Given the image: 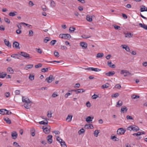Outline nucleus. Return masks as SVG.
I'll use <instances>...</instances> for the list:
<instances>
[{
    "mask_svg": "<svg viewBox=\"0 0 147 147\" xmlns=\"http://www.w3.org/2000/svg\"><path fill=\"white\" fill-rule=\"evenodd\" d=\"M140 11L142 12L145 11H147V7L144 5H141L140 6Z\"/></svg>",
    "mask_w": 147,
    "mask_h": 147,
    "instance_id": "obj_16",
    "label": "nucleus"
},
{
    "mask_svg": "<svg viewBox=\"0 0 147 147\" xmlns=\"http://www.w3.org/2000/svg\"><path fill=\"white\" fill-rule=\"evenodd\" d=\"M120 74L123 75L124 77L128 75H131V74L128 71L126 70H122L121 71Z\"/></svg>",
    "mask_w": 147,
    "mask_h": 147,
    "instance_id": "obj_3",
    "label": "nucleus"
},
{
    "mask_svg": "<svg viewBox=\"0 0 147 147\" xmlns=\"http://www.w3.org/2000/svg\"><path fill=\"white\" fill-rule=\"evenodd\" d=\"M4 42L5 45L8 47H9L11 46V45L9 43V42L8 40H7L6 39L4 40Z\"/></svg>",
    "mask_w": 147,
    "mask_h": 147,
    "instance_id": "obj_35",
    "label": "nucleus"
},
{
    "mask_svg": "<svg viewBox=\"0 0 147 147\" xmlns=\"http://www.w3.org/2000/svg\"><path fill=\"white\" fill-rule=\"evenodd\" d=\"M87 20L89 22H91L92 20V17L89 15H87L86 16Z\"/></svg>",
    "mask_w": 147,
    "mask_h": 147,
    "instance_id": "obj_41",
    "label": "nucleus"
},
{
    "mask_svg": "<svg viewBox=\"0 0 147 147\" xmlns=\"http://www.w3.org/2000/svg\"><path fill=\"white\" fill-rule=\"evenodd\" d=\"M56 42V40H52L50 42V44L51 45H53L55 44V43Z\"/></svg>",
    "mask_w": 147,
    "mask_h": 147,
    "instance_id": "obj_58",
    "label": "nucleus"
},
{
    "mask_svg": "<svg viewBox=\"0 0 147 147\" xmlns=\"http://www.w3.org/2000/svg\"><path fill=\"white\" fill-rule=\"evenodd\" d=\"M54 78L52 75H50L48 77L46 78L45 80L48 83H50L52 82L54 80Z\"/></svg>",
    "mask_w": 147,
    "mask_h": 147,
    "instance_id": "obj_9",
    "label": "nucleus"
},
{
    "mask_svg": "<svg viewBox=\"0 0 147 147\" xmlns=\"http://www.w3.org/2000/svg\"><path fill=\"white\" fill-rule=\"evenodd\" d=\"M17 14V13L16 11L13 12H11L9 13V15L10 16L13 17Z\"/></svg>",
    "mask_w": 147,
    "mask_h": 147,
    "instance_id": "obj_31",
    "label": "nucleus"
},
{
    "mask_svg": "<svg viewBox=\"0 0 147 147\" xmlns=\"http://www.w3.org/2000/svg\"><path fill=\"white\" fill-rule=\"evenodd\" d=\"M50 5L51 7L54 8L56 6V4L54 1L53 0H51L50 2Z\"/></svg>",
    "mask_w": 147,
    "mask_h": 147,
    "instance_id": "obj_32",
    "label": "nucleus"
},
{
    "mask_svg": "<svg viewBox=\"0 0 147 147\" xmlns=\"http://www.w3.org/2000/svg\"><path fill=\"white\" fill-rule=\"evenodd\" d=\"M121 47H122L123 49H125L127 52H129L130 51L129 47L127 45H121Z\"/></svg>",
    "mask_w": 147,
    "mask_h": 147,
    "instance_id": "obj_10",
    "label": "nucleus"
},
{
    "mask_svg": "<svg viewBox=\"0 0 147 147\" xmlns=\"http://www.w3.org/2000/svg\"><path fill=\"white\" fill-rule=\"evenodd\" d=\"M127 129L130 131H137L139 130V128L137 126L135 125H133L128 127Z\"/></svg>",
    "mask_w": 147,
    "mask_h": 147,
    "instance_id": "obj_1",
    "label": "nucleus"
},
{
    "mask_svg": "<svg viewBox=\"0 0 147 147\" xmlns=\"http://www.w3.org/2000/svg\"><path fill=\"white\" fill-rule=\"evenodd\" d=\"M126 130L122 128H119L117 131V134L118 135H122L124 134Z\"/></svg>",
    "mask_w": 147,
    "mask_h": 147,
    "instance_id": "obj_5",
    "label": "nucleus"
},
{
    "mask_svg": "<svg viewBox=\"0 0 147 147\" xmlns=\"http://www.w3.org/2000/svg\"><path fill=\"white\" fill-rule=\"evenodd\" d=\"M71 95V94L69 93V92L66 93L64 95V97L65 98H68V96Z\"/></svg>",
    "mask_w": 147,
    "mask_h": 147,
    "instance_id": "obj_56",
    "label": "nucleus"
},
{
    "mask_svg": "<svg viewBox=\"0 0 147 147\" xmlns=\"http://www.w3.org/2000/svg\"><path fill=\"white\" fill-rule=\"evenodd\" d=\"M49 120V119H46L45 120L42 121H40L39 122V123L40 124L47 125L48 123V121Z\"/></svg>",
    "mask_w": 147,
    "mask_h": 147,
    "instance_id": "obj_15",
    "label": "nucleus"
},
{
    "mask_svg": "<svg viewBox=\"0 0 147 147\" xmlns=\"http://www.w3.org/2000/svg\"><path fill=\"white\" fill-rule=\"evenodd\" d=\"M42 129H43V131L46 134H48L50 132L51 127L47 125L46 127L45 126H43Z\"/></svg>",
    "mask_w": 147,
    "mask_h": 147,
    "instance_id": "obj_4",
    "label": "nucleus"
},
{
    "mask_svg": "<svg viewBox=\"0 0 147 147\" xmlns=\"http://www.w3.org/2000/svg\"><path fill=\"white\" fill-rule=\"evenodd\" d=\"M123 105V102L121 100H119L117 103L116 107H120Z\"/></svg>",
    "mask_w": 147,
    "mask_h": 147,
    "instance_id": "obj_25",
    "label": "nucleus"
},
{
    "mask_svg": "<svg viewBox=\"0 0 147 147\" xmlns=\"http://www.w3.org/2000/svg\"><path fill=\"white\" fill-rule=\"evenodd\" d=\"M50 39H49V37H47L44 40V41L45 43L47 42Z\"/></svg>",
    "mask_w": 147,
    "mask_h": 147,
    "instance_id": "obj_54",
    "label": "nucleus"
},
{
    "mask_svg": "<svg viewBox=\"0 0 147 147\" xmlns=\"http://www.w3.org/2000/svg\"><path fill=\"white\" fill-rule=\"evenodd\" d=\"M22 101L23 102H24V103L31 102V101L29 100V99L28 98L24 96H22Z\"/></svg>",
    "mask_w": 147,
    "mask_h": 147,
    "instance_id": "obj_12",
    "label": "nucleus"
},
{
    "mask_svg": "<svg viewBox=\"0 0 147 147\" xmlns=\"http://www.w3.org/2000/svg\"><path fill=\"white\" fill-rule=\"evenodd\" d=\"M86 69L89 71H94L96 72H98L101 70V69H100L98 68H94L92 67L88 68Z\"/></svg>",
    "mask_w": 147,
    "mask_h": 147,
    "instance_id": "obj_6",
    "label": "nucleus"
},
{
    "mask_svg": "<svg viewBox=\"0 0 147 147\" xmlns=\"http://www.w3.org/2000/svg\"><path fill=\"white\" fill-rule=\"evenodd\" d=\"M80 45L82 49H86L88 47V44L85 42H81L80 43Z\"/></svg>",
    "mask_w": 147,
    "mask_h": 147,
    "instance_id": "obj_8",
    "label": "nucleus"
},
{
    "mask_svg": "<svg viewBox=\"0 0 147 147\" xmlns=\"http://www.w3.org/2000/svg\"><path fill=\"white\" fill-rule=\"evenodd\" d=\"M20 55L27 59H29L30 58L29 55L24 52H21Z\"/></svg>",
    "mask_w": 147,
    "mask_h": 147,
    "instance_id": "obj_7",
    "label": "nucleus"
},
{
    "mask_svg": "<svg viewBox=\"0 0 147 147\" xmlns=\"http://www.w3.org/2000/svg\"><path fill=\"white\" fill-rule=\"evenodd\" d=\"M7 111V110L4 109H0V114L1 115H5L6 112Z\"/></svg>",
    "mask_w": 147,
    "mask_h": 147,
    "instance_id": "obj_33",
    "label": "nucleus"
},
{
    "mask_svg": "<svg viewBox=\"0 0 147 147\" xmlns=\"http://www.w3.org/2000/svg\"><path fill=\"white\" fill-rule=\"evenodd\" d=\"M100 130L99 129H96L94 132V135L96 137H98V134L100 133Z\"/></svg>",
    "mask_w": 147,
    "mask_h": 147,
    "instance_id": "obj_23",
    "label": "nucleus"
},
{
    "mask_svg": "<svg viewBox=\"0 0 147 147\" xmlns=\"http://www.w3.org/2000/svg\"><path fill=\"white\" fill-rule=\"evenodd\" d=\"M76 30V28L74 27H71L69 28V30L70 32H73Z\"/></svg>",
    "mask_w": 147,
    "mask_h": 147,
    "instance_id": "obj_46",
    "label": "nucleus"
},
{
    "mask_svg": "<svg viewBox=\"0 0 147 147\" xmlns=\"http://www.w3.org/2000/svg\"><path fill=\"white\" fill-rule=\"evenodd\" d=\"M115 74V72L114 71H109L108 73H106L105 74L108 76H112Z\"/></svg>",
    "mask_w": 147,
    "mask_h": 147,
    "instance_id": "obj_21",
    "label": "nucleus"
},
{
    "mask_svg": "<svg viewBox=\"0 0 147 147\" xmlns=\"http://www.w3.org/2000/svg\"><path fill=\"white\" fill-rule=\"evenodd\" d=\"M113 26L114 27L115 29L116 30H118L120 28V27L119 26H117L116 25H113Z\"/></svg>",
    "mask_w": 147,
    "mask_h": 147,
    "instance_id": "obj_50",
    "label": "nucleus"
},
{
    "mask_svg": "<svg viewBox=\"0 0 147 147\" xmlns=\"http://www.w3.org/2000/svg\"><path fill=\"white\" fill-rule=\"evenodd\" d=\"M33 65L32 64H29L26 65L24 69L26 70L30 69L32 68Z\"/></svg>",
    "mask_w": 147,
    "mask_h": 147,
    "instance_id": "obj_28",
    "label": "nucleus"
},
{
    "mask_svg": "<svg viewBox=\"0 0 147 147\" xmlns=\"http://www.w3.org/2000/svg\"><path fill=\"white\" fill-rule=\"evenodd\" d=\"M29 5L30 6L32 7L34 5V4L32 1H30L29 2Z\"/></svg>",
    "mask_w": 147,
    "mask_h": 147,
    "instance_id": "obj_63",
    "label": "nucleus"
},
{
    "mask_svg": "<svg viewBox=\"0 0 147 147\" xmlns=\"http://www.w3.org/2000/svg\"><path fill=\"white\" fill-rule=\"evenodd\" d=\"M54 54L55 57H59V53L57 51H55L54 52Z\"/></svg>",
    "mask_w": 147,
    "mask_h": 147,
    "instance_id": "obj_60",
    "label": "nucleus"
},
{
    "mask_svg": "<svg viewBox=\"0 0 147 147\" xmlns=\"http://www.w3.org/2000/svg\"><path fill=\"white\" fill-rule=\"evenodd\" d=\"M18 54H13L11 55V57L15 59H19V57H18Z\"/></svg>",
    "mask_w": 147,
    "mask_h": 147,
    "instance_id": "obj_42",
    "label": "nucleus"
},
{
    "mask_svg": "<svg viewBox=\"0 0 147 147\" xmlns=\"http://www.w3.org/2000/svg\"><path fill=\"white\" fill-rule=\"evenodd\" d=\"M7 71L8 73L9 74H13L14 73V71L12 68L10 67L7 68Z\"/></svg>",
    "mask_w": 147,
    "mask_h": 147,
    "instance_id": "obj_20",
    "label": "nucleus"
},
{
    "mask_svg": "<svg viewBox=\"0 0 147 147\" xmlns=\"http://www.w3.org/2000/svg\"><path fill=\"white\" fill-rule=\"evenodd\" d=\"M139 26L141 28H144L145 30H147V25L144 23H139Z\"/></svg>",
    "mask_w": 147,
    "mask_h": 147,
    "instance_id": "obj_19",
    "label": "nucleus"
},
{
    "mask_svg": "<svg viewBox=\"0 0 147 147\" xmlns=\"http://www.w3.org/2000/svg\"><path fill=\"white\" fill-rule=\"evenodd\" d=\"M7 74L4 72H2L0 73V78H3L7 75Z\"/></svg>",
    "mask_w": 147,
    "mask_h": 147,
    "instance_id": "obj_34",
    "label": "nucleus"
},
{
    "mask_svg": "<svg viewBox=\"0 0 147 147\" xmlns=\"http://www.w3.org/2000/svg\"><path fill=\"white\" fill-rule=\"evenodd\" d=\"M11 135L12 138L15 139L17 138L18 134L16 131H13L11 133Z\"/></svg>",
    "mask_w": 147,
    "mask_h": 147,
    "instance_id": "obj_13",
    "label": "nucleus"
},
{
    "mask_svg": "<svg viewBox=\"0 0 147 147\" xmlns=\"http://www.w3.org/2000/svg\"><path fill=\"white\" fill-rule=\"evenodd\" d=\"M85 128L87 129H93L94 128L93 125L92 124L86 125L85 126Z\"/></svg>",
    "mask_w": 147,
    "mask_h": 147,
    "instance_id": "obj_30",
    "label": "nucleus"
},
{
    "mask_svg": "<svg viewBox=\"0 0 147 147\" xmlns=\"http://www.w3.org/2000/svg\"><path fill=\"white\" fill-rule=\"evenodd\" d=\"M85 91V90L83 89H77L76 94H78L79 93H82Z\"/></svg>",
    "mask_w": 147,
    "mask_h": 147,
    "instance_id": "obj_29",
    "label": "nucleus"
},
{
    "mask_svg": "<svg viewBox=\"0 0 147 147\" xmlns=\"http://www.w3.org/2000/svg\"><path fill=\"white\" fill-rule=\"evenodd\" d=\"M112 62L111 61H108L107 62V64L110 67L114 68L115 67V64H111Z\"/></svg>",
    "mask_w": 147,
    "mask_h": 147,
    "instance_id": "obj_27",
    "label": "nucleus"
},
{
    "mask_svg": "<svg viewBox=\"0 0 147 147\" xmlns=\"http://www.w3.org/2000/svg\"><path fill=\"white\" fill-rule=\"evenodd\" d=\"M93 118V117H91L90 116H88L86 118V121L88 122H90L91 121Z\"/></svg>",
    "mask_w": 147,
    "mask_h": 147,
    "instance_id": "obj_26",
    "label": "nucleus"
},
{
    "mask_svg": "<svg viewBox=\"0 0 147 147\" xmlns=\"http://www.w3.org/2000/svg\"><path fill=\"white\" fill-rule=\"evenodd\" d=\"M19 43L16 41L14 42L13 44V47H15L17 49H20V47H19Z\"/></svg>",
    "mask_w": 147,
    "mask_h": 147,
    "instance_id": "obj_18",
    "label": "nucleus"
},
{
    "mask_svg": "<svg viewBox=\"0 0 147 147\" xmlns=\"http://www.w3.org/2000/svg\"><path fill=\"white\" fill-rule=\"evenodd\" d=\"M85 131L84 129L82 128L78 131V133L79 134L81 135Z\"/></svg>",
    "mask_w": 147,
    "mask_h": 147,
    "instance_id": "obj_37",
    "label": "nucleus"
},
{
    "mask_svg": "<svg viewBox=\"0 0 147 147\" xmlns=\"http://www.w3.org/2000/svg\"><path fill=\"white\" fill-rule=\"evenodd\" d=\"M125 37L126 38H130L133 36V34L131 33L127 32L125 34Z\"/></svg>",
    "mask_w": 147,
    "mask_h": 147,
    "instance_id": "obj_24",
    "label": "nucleus"
},
{
    "mask_svg": "<svg viewBox=\"0 0 147 147\" xmlns=\"http://www.w3.org/2000/svg\"><path fill=\"white\" fill-rule=\"evenodd\" d=\"M126 118L127 120H133L132 117L129 115H127L126 116Z\"/></svg>",
    "mask_w": 147,
    "mask_h": 147,
    "instance_id": "obj_51",
    "label": "nucleus"
},
{
    "mask_svg": "<svg viewBox=\"0 0 147 147\" xmlns=\"http://www.w3.org/2000/svg\"><path fill=\"white\" fill-rule=\"evenodd\" d=\"M57 140L60 143L62 147H67V145L65 144V141L61 138L59 137H57Z\"/></svg>",
    "mask_w": 147,
    "mask_h": 147,
    "instance_id": "obj_2",
    "label": "nucleus"
},
{
    "mask_svg": "<svg viewBox=\"0 0 147 147\" xmlns=\"http://www.w3.org/2000/svg\"><path fill=\"white\" fill-rule=\"evenodd\" d=\"M119 94L118 93L113 94L111 96L112 97L116 98L119 96Z\"/></svg>",
    "mask_w": 147,
    "mask_h": 147,
    "instance_id": "obj_48",
    "label": "nucleus"
},
{
    "mask_svg": "<svg viewBox=\"0 0 147 147\" xmlns=\"http://www.w3.org/2000/svg\"><path fill=\"white\" fill-rule=\"evenodd\" d=\"M30 103H24V107L27 109H29L30 108L31 106Z\"/></svg>",
    "mask_w": 147,
    "mask_h": 147,
    "instance_id": "obj_22",
    "label": "nucleus"
},
{
    "mask_svg": "<svg viewBox=\"0 0 147 147\" xmlns=\"http://www.w3.org/2000/svg\"><path fill=\"white\" fill-rule=\"evenodd\" d=\"M20 90H16L15 92V93L16 95L19 94L20 93Z\"/></svg>",
    "mask_w": 147,
    "mask_h": 147,
    "instance_id": "obj_62",
    "label": "nucleus"
},
{
    "mask_svg": "<svg viewBox=\"0 0 147 147\" xmlns=\"http://www.w3.org/2000/svg\"><path fill=\"white\" fill-rule=\"evenodd\" d=\"M104 56V54L102 53H98L96 55V57L97 58H101Z\"/></svg>",
    "mask_w": 147,
    "mask_h": 147,
    "instance_id": "obj_39",
    "label": "nucleus"
},
{
    "mask_svg": "<svg viewBox=\"0 0 147 147\" xmlns=\"http://www.w3.org/2000/svg\"><path fill=\"white\" fill-rule=\"evenodd\" d=\"M52 112L51 111H49L47 112V116L48 118H51L52 117Z\"/></svg>",
    "mask_w": 147,
    "mask_h": 147,
    "instance_id": "obj_36",
    "label": "nucleus"
},
{
    "mask_svg": "<svg viewBox=\"0 0 147 147\" xmlns=\"http://www.w3.org/2000/svg\"><path fill=\"white\" fill-rule=\"evenodd\" d=\"M52 137L51 135H49L47 137V141L49 144H51L53 142Z\"/></svg>",
    "mask_w": 147,
    "mask_h": 147,
    "instance_id": "obj_11",
    "label": "nucleus"
},
{
    "mask_svg": "<svg viewBox=\"0 0 147 147\" xmlns=\"http://www.w3.org/2000/svg\"><path fill=\"white\" fill-rule=\"evenodd\" d=\"M48 68H43L41 69V71L42 72L45 73V72L47 71H48Z\"/></svg>",
    "mask_w": 147,
    "mask_h": 147,
    "instance_id": "obj_55",
    "label": "nucleus"
},
{
    "mask_svg": "<svg viewBox=\"0 0 147 147\" xmlns=\"http://www.w3.org/2000/svg\"><path fill=\"white\" fill-rule=\"evenodd\" d=\"M73 115H68L66 118V121L67 122H71V121Z\"/></svg>",
    "mask_w": 147,
    "mask_h": 147,
    "instance_id": "obj_17",
    "label": "nucleus"
},
{
    "mask_svg": "<svg viewBox=\"0 0 147 147\" xmlns=\"http://www.w3.org/2000/svg\"><path fill=\"white\" fill-rule=\"evenodd\" d=\"M98 97V95L94 94L92 96V98L93 99H96Z\"/></svg>",
    "mask_w": 147,
    "mask_h": 147,
    "instance_id": "obj_61",
    "label": "nucleus"
},
{
    "mask_svg": "<svg viewBox=\"0 0 147 147\" xmlns=\"http://www.w3.org/2000/svg\"><path fill=\"white\" fill-rule=\"evenodd\" d=\"M111 138L112 140H114L115 141H117L119 140L118 138H117L115 136H111Z\"/></svg>",
    "mask_w": 147,
    "mask_h": 147,
    "instance_id": "obj_38",
    "label": "nucleus"
},
{
    "mask_svg": "<svg viewBox=\"0 0 147 147\" xmlns=\"http://www.w3.org/2000/svg\"><path fill=\"white\" fill-rule=\"evenodd\" d=\"M58 96V94L56 92H54L52 95V96L53 98H55Z\"/></svg>",
    "mask_w": 147,
    "mask_h": 147,
    "instance_id": "obj_53",
    "label": "nucleus"
},
{
    "mask_svg": "<svg viewBox=\"0 0 147 147\" xmlns=\"http://www.w3.org/2000/svg\"><path fill=\"white\" fill-rule=\"evenodd\" d=\"M59 37L61 38L66 39L65 34H61L59 35Z\"/></svg>",
    "mask_w": 147,
    "mask_h": 147,
    "instance_id": "obj_43",
    "label": "nucleus"
},
{
    "mask_svg": "<svg viewBox=\"0 0 147 147\" xmlns=\"http://www.w3.org/2000/svg\"><path fill=\"white\" fill-rule=\"evenodd\" d=\"M127 109V108L126 107L123 106L121 109L120 112L121 113H123L126 112Z\"/></svg>",
    "mask_w": 147,
    "mask_h": 147,
    "instance_id": "obj_14",
    "label": "nucleus"
},
{
    "mask_svg": "<svg viewBox=\"0 0 147 147\" xmlns=\"http://www.w3.org/2000/svg\"><path fill=\"white\" fill-rule=\"evenodd\" d=\"M5 96L7 98L10 95V93L9 92H7L5 93Z\"/></svg>",
    "mask_w": 147,
    "mask_h": 147,
    "instance_id": "obj_64",
    "label": "nucleus"
},
{
    "mask_svg": "<svg viewBox=\"0 0 147 147\" xmlns=\"http://www.w3.org/2000/svg\"><path fill=\"white\" fill-rule=\"evenodd\" d=\"M4 20L7 23L9 24L10 23V21L7 18H5Z\"/></svg>",
    "mask_w": 147,
    "mask_h": 147,
    "instance_id": "obj_59",
    "label": "nucleus"
},
{
    "mask_svg": "<svg viewBox=\"0 0 147 147\" xmlns=\"http://www.w3.org/2000/svg\"><path fill=\"white\" fill-rule=\"evenodd\" d=\"M29 78L31 80H33L34 79V76L32 74H30L29 76Z\"/></svg>",
    "mask_w": 147,
    "mask_h": 147,
    "instance_id": "obj_47",
    "label": "nucleus"
},
{
    "mask_svg": "<svg viewBox=\"0 0 147 147\" xmlns=\"http://www.w3.org/2000/svg\"><path fill=\"white\" fill-rule=\"evenodd\" d=\"M42 66V64L41 63H39L37 65H36L35 67L36 68H38L41 67Z\"/></svg>",
    "mask_w": 147,
    "mask_h": 147,
    "instance_id": "obj_52",
    "label": "nucleus"
},
{
    "mask_svg": "<svg viewBox=\"0 0 147 147\" xmlns=\"http://www.w3.org/2000/svg\"><path fill=\"white\" fill-rule=\"evenodd\" d=\"M109 87V84L108 83H106L102 85V87L103 88H107Z\"/></svg>",
    "mask_w": 147,
    "mask_h": 147,
    "instance_id": "obj_45",
    "label": "nucleus"
},
{
    "mask_svg": "<svg viewBox=\"0 0 147 147\" xmlns=\"http://www.w3.org/2000/svg\"><path fill=\"white\" fill-rule=\"evenodd\" d=\"M33 32L32 30H29V36H32L33 35Z\"/></svg>",
    "mask_w": 147,
    "mask_h": 147,
    "instance_id": "obj_49",
    "label": "nucleus"
},
{
    "mask_svg": "<svg viewBox=\"0 0 147 147\" xmlns=\"http://www.w3.org/2000/svg\"><path fill=\"white\" fill-rule=\"evenodd\" d=\"M66 39H69L71 38V36L69 34H65Z\"/></svg>",
    "mask_w": 147,
    "mask_h": 147,
    "instance_id": "obj_57",
    "label": "nucleus"
},
{
    "mask_svg": "<svg viewBox=\"0 0 147 147\" xmlns=\"http://www.w3.org/2000/svg\"><path fill=\"white\" fill-rule=\"evenodd\" d=\"M13 145L15 147H20V146L16 142H14Z\"/></svg>",
    "mask_w": 147,
    "mask_h": 147,
    "instance_id": "obj_44",
    "label": "nucleus"
},
{
    "mask_svg": "<svg viewBox=\"0 0 147 147\" xmlns=\"http://www.w3.org/2000/svg\"><path fill=\"white\" fill-rule=\"evenodd\" d=\"M4 119L7 123L10 124L11 123V121L9 118L6 117L4 118Z\"/></svg>",
    "mask_w": 147,
    "mask_h": 147,
    "instance_id": "obj_40",
    "label": "nucleus"
}]
</instances>
